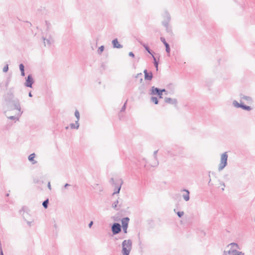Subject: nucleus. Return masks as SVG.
Wrapping results in <instances>:
<instances>
[{"instance_id":"nucleus-5","label":"nucleus","mask_w":255,"mask_h":255,"mask_svg":"<svg viewBox=\"0 0 255 255\" xmlns=\"http://www.w3.org/2000/svg\"><path fill=\"white\" fill-rule=\"evenodd\" d=\"M111 227L113 235H117L122 231V226L119 223L114 222Z\"/></svg>"},{"instance_id":"nucleus-34","label":"nucleus","mask_w":255,"mask_h":255,"mask_svg":"<svg viewBox=\"0 0 255 255\" xmlns=\"http://www.w3.org/2000/svg\"><path fill=\"white\" fill-rule=\"evenodd\" d=\"M176 213L179 218H181L184 214L183 211H178Z\"/></svg>"},{"instance_id":"nucleus-16","label":"nucleus","mask_w":255,"mask_h":255,"mask_svg":"<svg viewBox=\"0 0 255 255\" xmlns=\"http://www.w3.org/2000/svg\"><path fill=\"white\" fill-rule=\"evenodd\" d=\"M129 221V218L128 217H124L121 220L122 226H128Z\"/></svg>"},{"instance_id":"nucleus-32","label":"nucleus","mask_w":255,"mask_h":255,"mask_svg":"<svg viewBox=\"0 0 255 255\" xmlns=\"http://www.w3.org/2000/svg\"><path fill=\"white\" fill-rule=\"evenodd\" d=\"M142 74L141 73H138L137 74H136V75L135 76V78H139V77H140V83H142V81H143V79L142 78Z\"/></svg>"},{"instance_id":"nucleus-21","label":"nucleus","mask_w":255,"mask_h":255,"mask_svg":"<svg viewBox=\"0 0 255 255\" xmlns=\"http://www.w3.org/2000/svg\"><path fill=\"white\" fill-rule=\"evenodd\" d=\"M152 57L153 60L154 65L155 67L156 68V70L157 71L158 70V61H157L156 60V58L154 56V55L152 56Z\"/></svg>"},{"instance_id":"nucleus-19","label":"nucleus","mask_w":255,"mask_h":255,"mask_svg":"<svg viewBox=\"0 0 255 255\" xmlns=\"http://www.w3.org/2000/svg\"><path fill=\"white\" fill-rule=\"evenodd\" d=\"M229 246L231 247V249H237V250L238 249L240 250V247L239 245L236 243H232L229 244L228 247H229Z\"/></svg>"},{"instance_id":"nucleus-43","label":"nucleus","mask_w":255,"mask_h":255,"mask_svg":"<svg viewBox=\"0 0 255 255\" xmlns=\"http://www.w3.org/2000/svg\"><path fill=\"white\" fill-rule=\"evenodd\" d=\"M70 127L71 128H72V129H76V125L75 124H73V123L70 124Z\"/></svg>"},{"instance_id":"nucleus-10","label":"nucleus","mask_w":255,"mask_h":255,"mask_svg":"<svg viewBox=\"0 0 255 255\" xmlns=\"http://www.w3.org/2000/svg\"><path fill=\"white\" fill-rule=\"evenodd\" d=\"M144 74L145 80L151 81L153 78V74L151 71H148L147 69H144L143 71Z\"/></svg>"},{"instance_id":"nucleus-46","label":"nucleus","mask_w":255,"mask_h":255,"mask_svg":"<svg viewBox=\"0 0 255 255\" xmlns=\"http://www.w3.org/2000/svg\"><path fill=\"white\" fill-rule=\"evenodd\" d=\"M93 221H91L89 224H88V227L91 228L92 227V226H93Z\"/></svg>"},{"instance_id":"nucleus-11","label":"nucleus","mask_w":255,"mask_h":255,"mask_svg":"<svg viewBox=\"0 0 255 255\" xmlns=\"http://www.w3.org/2000/svg\"><path fill=\"white\" fill-rule=\"evenodd\" d=\"M112 43L114 48L120 49L123 47V45L119 43L117 38L114 39L112 41Z\"/></svg>"},{"instance_id":"nucleus-57","label":"nucleus","mask_w":255,"mask_h":255,"mask_svg":"<svg viewBox=\"0 0 255 255\" xmlns=\"http://www.w3.org/2000/svg\"><path fill=\"white\" fill-rule=\"evenodd\" d=\"M202 234L205 236V233L204 232H202Z\"/></svg>"},{"instance_id":"nucleus-3","label":"nucleus","mask_w":255,"mask_h":255,"mask_svg":"<svg viewBox=\"0 0 255 255\" xmlns=\"http://www.w3.org/2000/svg\"><path fill=\"white\" fill-rule=\"evenodd\" d=\"M132 242L130 239L125 240L122 244V253L123 255H129L132 249Z\"/></svg>"},{"instance_id":"nucleus-41","label":"nucleus","mask_w":255,"mask_h":255,"mask_svg":"<svg viewBox=\"0 0 255 255\" xmlns=\"http://www.w3.org/2000/svg\"><path fill=\"white\" fill-rule=\"evenodd\" d=\"M160 40L163 43L164 45H165L166 44L168 43L166 41V40L165 39L164 37H160Z\"/></svg>"},{"instance_id":"nucleus-9","label":"nucleus","mask_w":255,"mask_h":255,"mask_svg":"<svg viewBox=\"0 0 255 255\" xmlns=\"http://www.w3.org/2000/svg\"><path fill=\"white\" fill-rule=\"evenodd\" d=\"M164 16L165 19L162 22V24L163 26H167L169 24V22L170 21L171 17L169 13L166 11L164 12Z\"/></svg>"},{"instance_id":"nucleus-31","label":"nucleus","mask_w":255,"mask_h":255,"mask_svg":"<svg viewBox=\"0 0 255 255\" xmlns=\"http://www.w3.org/2000/svg\"><path fill=\"white\" fill-rule=\"evenodd\" d=\"M75 116L76 117L77 120L79 121L80 120V113L78 110H76L75 112Z\"/></svg>"},{"instance_id":"nucleus-25","label":"nucleus","mask_w":255,"mask_h":255,"mask_svg":"<svg viewBox=\"0 0 255 255\" xmlns=\"http://www.w3.org/2000/svg\"><path fill=\"white\" fill-rule=\"evenodd\" d=\"M235 251V249H231L228 251H224V255H233L234 254V252Z\"/></svg>"},{"instance_id":"nucleus-37","label":"nucleus","mask_w":255,"mask_h":255,"mask_svg":"<svg viewBox=\"0 0 255 255\" xmlns=\"http://www.w3.org/2000/svg\"><path fill=\"white\" fill-rule=\"evenodd\" d=\"M8 65L6 64L3 68L2 71L4 73H6L8 71Z\"/></svg>"},{"instance_id":"nucleus-35","label":"nucleus","mask_w":255,"mask_h":255,"mask_svg":"<svg viewBox=\"0 0 255 255\" xmlns=\"http://www.w3.org/2000/svg\"><path fill=\"white\" fill-rule=\"evenodd\" d=\"M22 216H23V219L25 221H27V219H28V217L29 216V214L27 212H25V213H23Z\"/></svg>"},{"instance_id":"nucleus-15","label":"nucleus","mask_w":255,"mask_h":255,"mask_svg":"<svg viewBox=\"0 0 255 255\" xmlns=\"http://www.w3.org/2000/svg\"><path fill=\"white\" fill-rule=\"evenodd\" d=\"M240 97L241 99L246 100L249 104H252L253 103L252 98L250 96H247L241 94Z\"/></svg>"},{"instance_id":"nucleus-52","label":"nucleus","mask_w":255,"mask_h":255,"mask_svg":"<svg viewBox=\"0 0 255 255\" xmlns=\"http://www.w3.org/2000/svg\"><path fill=\"white\" fill-rule=\"evenodd\" d=\"M28 96L29 97H32V93L31 92H29V93H28Z\"/></svg>"},{"instance_id":"nucleus-7","label":"nucleus","mask_w":255,"mask_h":255,"mask_svg":"<svg viewBox=\"0 0 255 255\" xmlns=\"http://www.w3.org/2000/svg\"><path fill=\"white\" fill-rule=\"evenodd\" d=\"M233 105L237 108H241L242 109L247 111H250L252 109L251 107L245 105L242 102L239 103L236 100L233 101Z\"/></svg>"},{"instance_id":"nucleus-22","label":"nucleus","mask_w":255,"mask_h":255,"mask_svg":"<svg viewBox=\"0 0 255 255\" xmlns=\"http://www.w3.org/2000/svg\"><path fill=\"white\" fill-rule=\"evenodd\" d=\"M140 166H143L144 167H146V161L144 158H142L141 160H138Z\"/></svg>"},{"instance_id":"nucleus-1","label":"nucleus","mask_w":255,"mask_h":255,"mask_svg":"<svg viewBox=\"0 0 255 255\" xmlns=\"http://www.w3.org/2000/svg\"><path fill=\"white\" fill-rule=\"evenodd\" d=\"M3 105L8 110H16L19 111V115L23 113L21 111V107L19 100L14 97L12 89H9L3 96Z\"/></svg>"},{"instance_id":"nucleus-50","label":"nucleus","mask_w":255,"mask_h":255,"mask_svg":"<svg viewBox=\"0 0 255 255\" xmlns=\"http://www.w3.org/2000/svg\"><path fill=\"white\" fill-rule=\"evenodd\" d=\"M70 185L68 183H66L64 186V188H67L68 186H70Z\"/></svg>"},{"instance_id":"nucleus-60","label":"nucleus","mask_w":255,"mask_h":255,"mask_svg":"<svg viewBox=\"0 0 255 255\" xmlns=\"http://www.w3.org/2000/svg\"><path fill=\"white\" fill-rule=\"evenodd\" d=\"M222 191H224V188H222Z\"/></svg>"},{"instance_id":"nucleus-55","label":"nucleus","mask_w":255,"mask_h":255,"mask_svg":"<svg viewBox=\"0 0 255 255\" xmlns=\"http://www.w3.org/2000/svg\"><path fill=\"white\" fill-rule=\"evenodd\" d=\"M8 196H9V194H8V193H7V194H6V196L8 197Z\"/></svg>"},{"instance_id":"nucleus-20","label":"nucleus","mask_w":255,"mask_h":255,"mask_svg":"<svg viewBox=\"0 0 255 255\" xmlns=\"http://www.w3.org/2000/svg\"><path fill=\"white\" fill-rule=\"evenodd\" d=\"M118 203H119V201L117 199L116 201L114 202L112 204V207L116 210H119L120 209V208L121 207V205H120L119 207L118 206Z\"/></svg>"},{"instance_id":"nucleus-58","label":"nucleus","mask_w":255,"mask_h":255,"mask_svg":"<svg viewBox=\"0 0 255 255\" xmlns=\"http://www.w3.org/2000/svg\"><path fill=\"white\" fill-rule=\"evenodd\" d=\"M141 244V242L140 241L139 243V245H140Z\"/></svg>"},{"instance_id":"nucleus-36","label":"nucleus","mask_w":255,"mask_h":255,"mask_svg":"<svg viewBox=\"0 0 255 255\" xmlns=\"http://www.w3.org/2000/svg\"><path fill=\"white\" fill-rule=\"evenodd\" d=\"M128 228V226H122V229H123V232L125 234H127Z\"/></svg>"},{"instance_id":"nucleus-61","label":"nucleus","mask_w":255,"mask_h":255,"mask_svg":"<svg viewBox=\"0 0 255 255\" xmlns=\"http://www.w3.org/2000/svg\"><path fill=\"white\" fill-rule=\"evenodd\" d=\"M174 211L175 212H176V210H175V209H174Z\"/></svg>"},{"instance_id":"nucleus-33","label":"nucleus","mask_w":255,"mask_h":255,"mask_svg":"<svg viewBox=\"0 0 255 255\" xmlns=\"http://www.w3.org/2000/svg\"><path fill=\"white\" fill-rule=\"evenodd\" d=\"M164 26L166 28V30L167 32H168L169 33H172V29H171V27H169V24L167 25V26Z\"/></svg>"},{"instance_id":"nucleus-51","label":"nucleus","mask_w":255,"mask_h":255,"mask_svg":"<svg viewBox=\"0 0 255 255\" xmlns=\"http://www.w3.org/2000/svg\"><path fill=\"white\" fill-rule=\"evenodd\" d=\"M0 255H4L2 248H0Z\"/></svg>"},{"instance_id":"nucleus-28","label":"nucleus","mask_w":255,"mask_h":255,"mask_svg":"<svg viewBox=\"0 0 255 255\" xmlns=\"http://www.w3.org/2000/svg\"><path fill=\"white\" fill-rule=\"evenodd\" d=\"M43 40H44V43L45 46H46V42H45V41H46L47 44V45L48 46H50L51 45V39H46L44 37H43Z\"/></svg>"},{"instance_id":"nucleus-18","label":"nucleus","mask_w":255,"mask_h":255,"mask_svg":"<svg viewBox=\"0 0 255 255\" xmlns=\"http://www.w3.org/2000/svg\"><path fill=\"white\" fill-rule=\"evenodd\" d=\"M35 157V154L34 153L30 154L28 157V159L29 161L32 162L33 164L36 163L37 162L36 161L34 160V158Z\"/></svg>"},{"instance_id":"nucleus-54","label":"nucleus","mask_w":255,"mask_h":255,"mask_svg":"<svg viewBox=\"0 0 255 255\" xmlns=\"http://www.w3.org/2000/svg\"><path fill=\"white\" fill-rule=\"evenodd\" d=\"M45 22H46V24L47 26V28H48V25L49 24V23L47 21H45Z\"/></svg>"},{"instance_id":"nucleus-23","label":"nucleus","mask_w":255,"mask_h":255,"mask_svg":"<svg viewBox=\"0 0 255 255\" xmlns=\"http://www.w3.org/2000/svg\"><path fill=\"white\" fill-rule=\"evenodd\" d=\"M151 101L155 105H157L159 103L158 98L154 96H152L150 98Z\"/></svg>"},{"instance_id":"nucleus-30","label":"nucleus","mask_w":255,"mask_h":255,"mask_svg":"<svg viewBox=\"0 0 255 255\" xmlns=\"http://www.w3.org/2000/svg\"><path fill=\"white\" fill-rule=\"evenodd\" d=\"M127 102H128V100L126 101V102L124 103V105L122 107V108L121 109V112H123L126 110V107H127Z\"/></svg>"},{"instance_id":"nucleus-59","label":"nucleus","mask_w":255,"mask_h":255,"mask_svg":"<svg viewBox=\"0 0 255 255\" xmlns=\"http://www.w3.org/2000/svg\"><path fill=\"white\" fill-rule=\"evenodd\" d=\"M211 181V179H210V180H209V184L210 183V181Z\"/></svg>"},{"instance_id":"nucleus-45","label":"nucleus","mask_w":255,"mask_h":255,"mask_svg":"<svg viewBox=\"0 0 255 255\" xmlns=\"http://www.w3.org/2000/svg\"><path fill=\"white\" fill-rule=\"evenodd\" d=\"M26 222H27V224H28V226L30 227L31 226V223L32 222V221L27 220V221H26Z\"/></svg>"},{"instance_id":"nucleus-12","label":"nucleus","mask_w":255,"mask_h":255,"mask_svg":"<svg viewBox=\"0 0 255 255\" xmlns=\"http://www.w3.org/2000/svg\"><path fill=\"white\" fill-rule=\"evenodd\" d=\"M165 102L171 105H174L175 106L177 104V100L176 99H172L171 98L166 97L164 99Z\"/></svg>"},{"instance_id":"nucleus-56","label":"nucleus","mask_w":255,"mask_h":255,"mask_svg":"<svg viewBox=\"0 0 255 255\" xmlns=\"http://www.w3.org/2000/svg\"><path fill=\"white\" fill-rule=\"evenodd\" d=\"M68 128H69V127H65V128H66V129H68Z\"/></svg>"},{"instance_id":"nucleus-26","label":"nucleus","mask_w":255,"mask_h":255,"mask_svg":"<svg viewBox=\"0 0 255 255\" xmlns=\"http://www.w3.org/2000/svg\"><path fill=\"white\" fill-rule=\"evenodd\" d=\"M165 47V50L166 52L168 54V56L170 55V47L168 43L164 45Z\"/></svg>"},{"instance_id":"nucleus-6","label":"nucleus","mask_w":255,"mask_h":255,"mask_svg":"<svg viewBox=\"0 0 255 255\" xmlns=\"http://www.w3.org/2000/svg\"><path fill=\"white\" fill-rule=\"evenodd\" d=\"M163 90H161L160 88L152 86L150 89L149 94L151 95H156L159 99H162L163 98Z\"/></svg>"},{"instance_id":"nucleus-24","label":"nucleus","mask_w":255,"mask_h":255,"mask_svg":"<svg viewBox=\"0 0 255 255\" xmlns=\"http://www.w3.org/2000/svg\"><path fill=\"white\" fill-rule=\"evenodd\" d=\"M49 204V199L47 198L42 203V206L44 209H47L48 208Z\"/></svg>"},{"instance_id":"nucleus-49","label":"nucleus","mask_w":255,"mask_h":255,"mask_svg":"<svg viewBox=\"0 0 255 255\" xmlns=\"http://www.w3.org/2000/svg\"><path fill=\"white\" fill-rule=\"evenodd\" d=\"M47 187L49 189L51 190V184H50V182H49L48 183V184H47Z\"/></svg>"},{"instance_id":"nucleus-17","label":"nucleus","mask_w":255,"mask_h":255,"mask_svg":"<svg viewBox=\"0 0 255 255\" xmlns=\"http://www.w3.org/2000/svg\"><path fill=\"white\" fill-rule=\"evenodd\" d=\"M157 152H158V150H157L154 151L153 152V156L155 159V161L154 163H153L152 164H151V166L152 167L157 166L159 164L158 161L157 159V155H156Z\"/></svg>"},{"instance_id":"nucleus-48","label":"nucleus","mask_w":255,"mask_h":255,"mask_svg":"<svg viewBox=\"0 0 255 255\" xmlns=\"http://www.w3.org/2000/svg\"><path fill=\"white\" fill-rule=\"evenodd\" d=\"M161 90H163V93H165V94H166V95H167V94H168V92H167V91H166L165 89H161Z\"/></svg>"},{"instance_id":"nucleus-8","label":"nucleus","mask_w":255,"mask_h":255,"mask_svg":"<svg viewBox=\"0 0 255 255\" xmlns=\"http://www.w3.org/2000/svg\"><path fill=\"white\" fill-rule=\"evenodd\" d=\"M34 83V80L33 78L32 74H28V76L25 78V82L24 83V86L28 88H32V85Z\"/></svg>"},{"instance_id":"nucleus-14","label":"nucleus","mask_w":255,"mask_h":255,"mask_svg":"<svg viewBox=\"0 0 255 255\" xmlns=\"http://www.w3.org/2000/svg\"><path fill=\"white\" fill-rule=\"evenodd\" d=\"M181 192H185L186 194H183L182 197L185 201H188L190 199V192L188 189H183Z\"/></svg>"},{"instance_id":"nucleus-27","label":"nucleus","mask_w":255,"mask_h":255,"mask_svg":"<svg viewBox=\"0 0 255 255\" xmlns=\"http://www.w3.org/2000/svg\"><path fill=\"white\" fill-rule=\"evenodd\" d=\"M233 255H245V253L239 251L237 250V249H235V251L234 252Z\"/></svg>"},{"instance_id":"nucleus-53","label":"nucleus","mask_w":255,"mask_h":255,"mask_svg":"<svg viewBox=\"0 0 255 255\" xmlns=\"http://www.w3.org/2000/svg\"><path fill=\"white\" fill-rule=\"evenodd\" d=\"M220 184L221 185H223L224 186H225V183H224L223 182H222V181L220 182Z\"/></svg>"},{"instance_id":"nucleus-39","label":"nucleus","mask_w":255,"mask_h":255,"mask_svg":"<svg viewBox=\"0 0 255 255\" xmlns=\"http://www.w3.org/2000/svg\"><path fill=\"white\" fill-rule=\"evenodd\" d=\"M8 118L11 120L18 121L19 120V118L16 117L15 116H10V117H8Z\"/></svg>"},{"instance_id":"nucleus-47","label":"nucleus","mask_w":255,"mask_h":255,"mask_svg":"<svg viewBox=\"0 0 255 255\" xmlns=\"http://www.w3.org/2000/svg\"><path fill=\"white\" fill-rule=\"evenodd\" d=\"M21 72V76L22 77H24L25 76V71H20Z\"/></svg>"},{"instance_id":"nucleus-4","label":"nucleus","mask_w":255,"mask_h":255,"mask_svg":"<svg viewBox=\"0 0 255 255\" xmlns=\"http://www.w3.org/2000/svg\"><path fill=\"white\" fill-rule=\"evenodd\" d=\"M228 157V155L226 152L221 155L220 163L218 167V170L219 171L222 170L227 165Z\"/></svg>"},{"instance_id":"nucleus-42","label":"nucleus","mask_w":255,"mask_h":255,"mask_svg":"<svg viewBox=\"0 0 255 255\" xmlns=\"http://www.w3.org/2000/svg\"><path fill=\"white\" fill-rule=\"evenodd\" d=\"M75 125H76V129H78V128H79V121H78L77 120L75 121Z\"/></svg>"},{"instance_id":"nucleus-44","label":"nucleus","mask_w":255,"mask_h":255,"mask_svg":"<svg viewBox=\"0 0 255 255\" xmlns=\"http://www.w3.org/2000/svg\"><path fill=\"white\" fill-rule=\"evenodd\" d=\"M128 55L130 57H131L132 58L134 57V54L132 52H129L128 53Z\"/></svg>"},{"instance_id":"nucleus-38","label":"nucleus","mask_w":255,"mask_h":255,"mask_svg":"<svg viewBox=\"0 0 255 255\" xmlns=\"http://www.w3.org/2000/svg\"><path fill=\"white\" fill-rule=\"evenodd\" d=\"M126 238V235H122V236H119L118 237H116L115 238V240L116 241V240H118L119 239L122 240V239H125Z\"/></svg>"},{"instance_id":"nucleus-29","label":"nucleus","mask_w":255,"mask_h":255,"mask_svg":"<svg viewBox=\"0 0 255 255\" xmlns=\"http://www.w3.org/2000/svg\"><path fill=\"white\" fill-rule=\"evenodd\" d=\"M104 49H105V47L104 45H102V46H100L97 51L98 53L99 54H101L104 50Z\"/></svg>"},{"instance_id":"nucleus-13","label":"nucleus","mask_w":255,"mask_h":255,"mask_svg":"<svg viewBox=\"0 0 255 255\" xmlns=\"http://www.w3.org/2000/svg\"><path fill=\"white\" fill-rule=\"evenodd\" d=\"M139 42L140 43V45H142L144 48L145 50L149 54H150L151 56L154 55V53L149 48V47H148V46L147 44H146L145 43H144V42H143L142 41H139Z\"/></svg>"},{"instance_id":"nucleus-40","label":"nucleus","mask_w":255,"mask_h":255,"mask_svg":"<svg viewBox=\"0 0 255 255\" xmlns=\"http://www.w3.org/2000/svg\"><path fill=\"white\" fill-rule=\"evenodd\" d=\"M19 68L20 71H24V66L22 63L19 65Z\"/></svg>"},{"instance_id":"nucleus-2","label":"nucleus","mask_w":255,"mask_h":255,"mask_svg":"<svg viewBox=\"0 0 255 255\" xmlns=\"http://www.w3.org/2000/svg\"><path fill=\"white\" fill-rule=\"evenodd\" d=\"M110 182L112 184V186L114 187V192L112 194V196L115 194H119L121 189L123 181L122 179H114V178H111Z\"/></svg>"}]
</instances>
